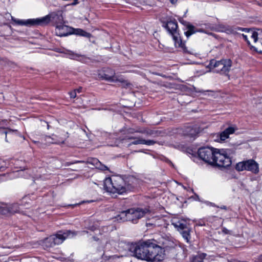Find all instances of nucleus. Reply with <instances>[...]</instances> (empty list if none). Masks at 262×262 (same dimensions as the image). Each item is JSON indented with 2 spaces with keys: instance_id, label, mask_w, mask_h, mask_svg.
<instances>
[{
  "instance_id": "obj_1",
  "label": "nucleus",
  "mask_w": 262,
  "mask_h": 262,
  "mask_svg": "<svg viewBox=\"0 0 262 262\" xmlns=\"http://www.w3.org/2000/svg\"><path fill=\"white\" fill-rule=\"evenodd\" d=\"M136 179L128 177L125 179L120 177L107 178L104 181V187L105 190L111 193H118L122 194L134 189Z\"/></svg>"
},
{
  "instance_id": "obj_2",
  "label": "nucleus",
  "mask_w": 262,
  "mask_h": 262,
  "mask_svg": "<svg viewBox=\"0 0 262 262\" xmlns=\"http://www.w3.org/2000/svg\"><path fill=\"white\" fill-rule=\"evenodd\" d=\"M51 18L56 24V25L62 24L63 23V17L60 12L57 13H52L50 15H46L39 18L23 20L12 17V20L18 25L33 26L48 24L51 20Z\"/></svg>"
},
{
  "instance_id": "obj_3",
  "label": "nucleus",
  "mask_w": 262,
  "mask_h": 262,
  "mask_svg": "<svg viewBox=\"0 0 262 262\" xmlns=\"http://www.w3.org/2000/svg\"><path fill=\"white\" fill-rule=\"evenodd\" d=\"M150 241L147 240L139 243H132L128 249L132 255L139 259L147 261Z\"/></svg>"
},
{
  "instance_id": "obj_4",
  "label": "nucleus",
  "mask_w": 262,
  "mask_h": 262,
  "mask_svg": "<svg viewBox=\"0 0 262 262\" xmlns=\"http://www.w3.org/2000/svg\"><path fill=\"white\" fill-rule=\"evenodd\" d=\"M149 212V210L147 208H130L121 212L118 217L123 221H128L136 224L140 219Z\"/></svg>"
},
{
  "instance_id": "obj_5",
  "label": "nucleus",
  "mask_w": 262,
  "mask_h": 262,
  "mask_svg": "<svg viewBox=\"0 0 262 262\" xmlns=\"http://www.w3.org/2000/svg\"><path fill=\"white\" fill-rule=\"evenodd\" d=\"M164 27L172 36L176 47L180 48L183 52H188V51L185 43L182 40L178 31V26L177 21L176 20L168 21Z\"/></svg>"
},
{
  "instance_id": "obj_6",
  "label": "nucleus",
  "mask_w": 262,
  "mask_h": 262,
  "mask_svg": "<svg viewBox=\"0 0 262 262\" xmlns=\"http://www.w3.org/2000/svg\"><path fill=\"white\" fill-rule=\"evenodd\" d=\"M229 150L217 149L214 158V162L212 165L219 167H227L231 165L232 162L231 157L228 156L230 153Z\"/></svg>"
},
{
  "instance_id": "obj_7",
  "label": "nucleus",
  "mask_w": 262,
  "mask_h": 262,
  "mask_svg": "<svg viewBox=\"0 0 262 262\" xmlns=\"http://www.w3.org/2000/svg\"><path fill=\"white\" fill-rule=\"evenodd\" d=\"M232 65L230 59L216 60L212 59L209 64V68L214 72L226 74L229 72Z\"/></svg>"
},
{
  "instance_id": "obj_8",
  "label": "nucleus",
  "mask_w": 262,
  "mask_h": 262,
  "mask_svg": "<svg viewBox=\"0 0 262 262\" xmlns=\"http://www.w3.org/2000/svg\"><path fill=\"white\" fill-rule=\"evenodd\" d=\"M147 261L157 262L162 261L165 256L164 248H162L150 241Z\"/></svg>"
},
{
  "instance_id": "obj_9",
  "label": "nucleus",
  "mask_w": 262,
  "mask_h": 262,
  "mask_svg": "<svg viewBox=\"0 0 262 262\" xmlns=\"http://www.w3.org/2000/svg\"><path fill=\"white\" fill-rule=\"evenodd\" d=\"M216 150L217 149L213 147H203L198 149V155L201 159L212 165L214 162V156Z\"/></svg>"
},
{
  "instance_id": "obj_10",
  "label": "nucleus",
  "mask_w": 262,
  "mask_h": 262,
  "mask_svg": "<svg viewBox=\"0 0 262 262\" xmlns=\"http://www.w3.org/2000/svg\"><path fill=\"white\" fill-rule=\"evenodd\" d=\"M99 76L103 79L112 82H119L126 86L130 85L126 80L122 77L117 76L115 75V72L111 69L106 68L99 73Z\"/></svg>"
},
{
  "instance_id": "obj_11",
  "label": "nucleus",
  "mask_w": 262,
  "mask_h": 262,
  "mask_svg": "<svg viewBox=\"0 0 262 262\" xmlns=\"http://www.w3.org/2000/svg\"><path fill=\"white\" fill-rule=\"evenodd\" d=\"M235 169L238 171L247 170L257 174L259 172V165L254 160L250 159L237 163Z\"/></svg>"
},
{
  "instance_id": "obj_12",
  "label": "nucleus",
  "mask_w": 262,
  "mask_h": 262,
  "mask_svg": "<svg viewBox=\"0 0 262 262\" xmlns=\"http://www.w3.org/2000/svg\"><path fill=\"white\" fill-rule=\"evenodd\" d=\"M86 168H89L90 170L97 168L102 171H110L106 166L102 164L97 159L94 158H88L86 160H83V170H87Z\"/></svg>"
},
{
  "instance_id": "obj_13",
  "label": "nucleus",
  "mask_w": 262,
  "mask_h": 262,
  "mask_svg": "<svg viewBox=\"0 0 262 262\" xmlns=\"http://www.w3.org/2000/svg\"><path fill=\"white\" fill-rule=\"evenodd\" d=\"M55 33L57 35L59 36H65L71 34H76L82 35V30L75 29L62 24L56 25Z\"/></svg>"
},
{
  "instance_id": "obj_14",
  "label": "nucleus",
  "mask_w": 262,
  "mask_h": 262,
  "mask_svg": "<svg viewBox=\"0 0 262 262\" xmlns=\"http://www.w3.org/2000/svg\"><path fill=\"white\" fill-rule=\"evenodd\" d=\"M164 222L162 217L154 216L147 219L145 225L148 230H153L163 226Z\"/></svg>"
},
{
  "instance_id": "obj_15",
  "label": "nucleus",
  "mask_w": 262,
  "mask_h": 262,
  "mask_svg": "<svg viewBox=\"0 0 262 262\" xmlns=\"http://www.w3.org/2000/svg\"><path fill=\"white\" fill-rule=\"evenodd\" d=\"M76 233L70 230L65 231H59L56 234L52 235L56 245H59L63 242L64 240L68 238L74 237Z\"/></svg>"
},
{
  "instance_id": "obj_16",
  "label": "nucleus",
  "mask_w": 262,
  "mask_h": 262,
  "mask_svg": "<svg viewBox=\"0 0 262 262\" xmlns=\"http://www.w3.org/2000/svg\"><path fill=\"white\" fill-rule=\"evenodd\" d=\"M244 31L245 33L242 34L243 38L246 40L249 45H250V42L249 40V38L253 40V43L255 45L256 38V30H253L250 29H247Z\"/></svg>"
},
{
  "instance_id": "obj_17",
  "label": "nucleus",
  "mask_w": 262,
  "mask_h": 262,
  "mask_svg": "<svg viewBox=\"0 0 262 262\" xmlns=\"http://www.w3.org/2000/svg\"><path fill=\"white\" fill-rule=\"evenodd\" d=\"M18 211V206L17 204H3L2 215H9L17 212Z\"/></svg>"
},
{
  "instance_id": "obj_18",
  "label": "nucleus",
  "mask_w": 262,
  "mask_h": 262,
  "mask_svg": "<svg viewBox=\"0 0 262 262\" xmlns=\"http://www.w3.org/2000/svg\"><path fill=\"white\" fill-rule=\"evenodd\" d=\"M171 224L180 232L189 227L187 222L184 220L173 219L171 220Z\"/></svg>"
},
{
  "instance_id": "obj_19",
  "label": "nucleus",
  "mask_w": 262,
  "mask_h": 262,
  "mask_svg": "<svg viewBox=\"0 0 262 262\" xmlns=\"http://www.w3.org/2000/svg\"><path fill=\"white\" fill-rule=\"evenodd\" d=\"M254 50L262 53V29L256 30V38L255 46L251 45Z\"/></svg>"
},
{
  "instance_id": "obj_20",
  "label": "nucleus",
  "mask_w": 262,
  "mask_h": 262,
  "mask_svg": "<svg viewBox=\"0 0 262 262\" xmlns=\"http://www.w3.org/2000/svg\"><path fill=\"white\" fill-rule=\"evenodd\" d=\"M235 129L234 127L230 126L226 128L224 131L217 135V137L219 138L216 140L219 141H224L228 139L229 135L234 133Z\"/></svg>"
},
{
  "instance_id": "obj_21",
  "label": "nucleus",
  "mask_w": 262,
  "mask_h": 262,
  "mask_svg": "<svg viewBox=\"0 0 262 262\" xmlns=\"http://www.w3.org/2000/svg\"><path fill=\"white\" fill-rule=\"evenodd\" d=\"M201 130V128L199 126L195 125L193 126L187 127L186 128L185 135L190 137H193L200 133Z\"/></svg>"
},
{
  "instance_id": "obj_22",
  "label": "nucleus",
  "mask_w": 262,
  "mask_h": 262,
  "mask_svg": "<svg viewBox=\"0 0 262 262\" xmlns=\"http://www.w3.org/2000/svg\"><path fill=\"white\" fill-rule=\"evenodd\" d=\"M40 244L44 249H47L53 247L56 245L54 238L52 235L47 237L40 241Z\"/></svg>"
},
{
  "instance_id": "obj_23",
  "label": "nucleus",
  "mask_w": 262,
  "mask_h": 262,
  "mask_svg": "<svg viewBox=\"0 0 262 262\" xmlns=\"http://www.w3.org/2000/svg\"><path fill=\"white\" fill-rule=\"evenodd\" d=\"M6 122L7 121L6 120H2V121H0V126H3L4 125H6ZM0 130H1L2 131V133H4L6 135V140L7 141V135H10V134H18V132L17 131V130L15 129V130H12V129H8V128H4L3 127H0Z\"/></svg>"
},
{
  "instance_id": "obj_24",
  "label": "nucleus",
  "mask_w": 262,
  "mask_h": 262,
  "mask_svg": "<svg viewBox=\"0 0 262 262\" xmlns=\"http://www.w3.org/2000/svg\"><path fill=\"white\" fill-rule=\"evenodd\" d=\"M186 27L187 31L184 32V34L187 37H189L193 34L200 31V30H198L194 26L188 22H186ZM200 31H201L200 30Z\"/></svg>"
},
{
  "instance_id": "obj_25",
  "label": "nucleus",
  "mask_w": 262,
  "mask_h": 262,
  "mask_svg": "<svg viewBox=\"0 0 262 262\" xmlns=\"http://www.w3.org/2000/svg\"><path fill=\"white\" fill-rule=\"evenodd\" d=\"M246 29L241 28L239 27H230L227 26L225 27L224 31L227 34H237L238 33V31H244Z\"/></svg>"
},
{
  "instance_id": "obj_26",
  "label": "nucleus",
  "mask_w": 262,
  "mask_h": 262,
  "mask_svg": "<svg viewBox=\"0 0 262 262\" xmlns=\"http://www.w3.org/2000/svg\"><path fill=\"white\" fill-rule=\"evenodd\" d=\"M66 54L67 55L68 57L71 59L79 60L81 57L80 53H76L70 50H67Z\"/></svg>"
},
{
  "instance_id": "obj_27",
  "label": "nucleus",
  "mask_w": 262,
  "mask_h": 262,
  "mask_svg": "<svg viewBox=\"0 0 262 262\" xmlns=\"http://www.w3.org/2000/svg\"><path fill=\"white\" fill-rule=\"evenodd\" d=\"M83 37H84L85 39L84 40L86 41H89V42L92 43H95L96 40V38L95 36L92 35L90 33L86 32L83 30Z\"/></svg>"
},
{
  "instance_id": "obj_28",
  "label": "nucleus",
  "mask_w": 262,
  "mask_h": 262,
  "mask_svg": "<svg viewBox=\"0 0 262 262\" xmlns=\"http://www.w3.org/2000/svg\"><path fill=\"white\" fill-rule=\"evenodd\" d=\"M190 227L180 232L182 234L183 237L186 241L187 242H189L190 239Z\"/></svg>"
},
{
  "instance_id": "obj_29",
  "label": "nucleus",
  "mask_w": 262,
  "mask_h": 262,
  "mask_svg": "<svg viewBox=\"0 0 262 262\" xmlns=\"http://www.w3.org/2000/svg\"><path fill=\"white\" fill-rule=\"evenodd\" d=\"M135 132L144 134L147 136H150L156 134L155 131L146 128L141 130H137L135 131Z\"/></svg>"
},
{
  "instance_id": "obj_30",
  "label": "nucleus",
  "mask_w": 262,
  "mask_h": 262,
  "mask_svg": "<svg viewBox=\"0 0 262 262\" xmlns=\"http://www.w3.org/2000/svg\"><path fill=\"white\" fill-rule=\"evenodd\" d=\"M206 254L202 253L195 255L192 257L191 262H203V259L205 258Z\"/></svg>"
},
{
  "instance_id": "obj_31",
  "label": "nucleus",
  "mask_w": 262,
  "mask_h": 262,
  "mask_svg": "<svg viewBox=\"0 0 262 262\" xmlns=\"http://www.w3.org/2000/svg\"><path fill=\"white\" fill-rule=\"evenodd\" d=\"M128 139H134V141L132 142L129 145H137V144H142V139L140 138H135L133 137H130L128 138Z\"/></svg>"
},
{
  "instance_id": "obj_32",
  "label": "nucleus",
  "mask_w": 262,
  "mask_h": 262,
  "mask_svg": "<svg viewBox=\"0 0 262 262\" xmlns=\"http://www.w3.org/2000/svg\"><path fill=\"white\" fill-rule=\"evenodd\" d=\"M45 140L48 143H52V144H57V143H63V140H59V141H52L51 140V136H46L45 137Z\"/></svg>"
},
{
  "instance_id": "obj_33",
  "label": "nucleus",
  "mask_w": 262,
  "mask_h": 262,
  "mask_svg": "<svg viewBox=\"0 0 262 262\" xmlns=\"http://www.w3.org/2000/svg\"><path fill=\"white\" fill-rule=\"evenodd\" d=\"M156 141L152 140H145L142 139V144L152 145L156 143Z\"/></svg>"
},
{
  "instance_id": "obj_34",
  "label": "nucleus",
  "mask_w": 262,
  "mask_h": 262,
  "mask_svg": "<svg viewBox=\"0 0 262 262\" xmlns=\"http://www.w3.org/2000/svg\"><path fill=\"white\" fill-rule=\"evenodd\" d=\"M4 163V161H3L1 159H0V172L4 171L5 169Z\"/></svg>"
},
{
  "instance_id": "obj_35",
  "label": "nucleus",
  "mask_w": 262,
  "mask_h": 262,
  "mask_svg": "<svg viewBox=\"0 0 262 262\" xmlns=\"http://www.w3.org/2000/svg\"><path fill=\"white\" fill-rule=\"evenodd\" d=\"M70 95L71 98H75L76 96V91H74L73 92H71L70 93Z\"/></svg>"
},
{
  "instance_id": "obj_36",
  "label": "nucleus",
  "mask_w": 262,
  "mask_h": 262,
  "mask_svg": "<svg viewBox=\"0 0 262 262\" xmlns=\"http://www.w3.org/2000/svg\"><path fill=\"white\" fill-rule=\"evenodd\" d=\"M222 232L226 234L230 233V231L229 230H228L227 228H226L225 227H224L222 228Z\"/></svg>"
},
{
  "instance_id": "obj_37",
  "label": "nucleus",
  "mask_w": 262,
  "mask_h": 262,
  "mask_svg": "<svg viewBox=\"0 0 262 262\" xmlns=\"http://www.w3.org/2000/svg\"><path fill=\"white\" fill-rule=\"evenodd\" d=\"M255 262H262V254L260 255L255 260Z\"/></svg>"
},
{
  "instance_id": "obj_38",
  "label": "nucleus",
  "mask_w": 262,
  "mask_h": 262,
  "mask_svg": "<svg viewBox=\"0 0 262 262\" xmlns=\"http://www.w3.org/2000/svg\"><path fill=\"white\" fill-rule=\"evenodd\" d=\"M51 140L52 141H56V140H57V141H59V140H63L64 141V140L63 139H60V140H57V136L55 135H52V136L51 137Z\"/></svg>"
},
{
  "instance_id": "obj_39",
  "label": "nucleus",
  "mask_w": 262,
  "mask_h": 262,
  "mask_svg": "<svg viewBox=\"0 0 262 262\" xmlns=\"http://www.w3.org/2000/svg\"><path fill=\"white\" fill-rule=\"evenodd\" d=\"M226 150H229L230 153L228 154V156L230 157L231 155H234L235 152V150L232 149H226Z\"/></svg>"
},
{
  "instance_id": "obj_40",
  "label": "nucleus",
  "mask_w": 262,
  "mask_h": 262,
  "mask_svg": "<svg viewBox=\"0 0 262 262\" xmlns=\"http://www.w3.org/2000/svg\"><path fill=\"white\" fill-rule=\"evenodd\" d=\"M208 92H209V91H204V90H199L198 91H196V92H198V93H201L204 95H205L206 93Z\"/></svg>"
},
{
  "instance_id": "obj_41",
  "label": "nucleus",
  "mask_w": 262,
  "mask_h": 262,
  "mask_svg": "<svg viewBox=\"0 0 262 262\" xmlns=\"http://www.w3.org/2000/svg\"><path fill=\"white\" fill-rule=\"evenodd\" d=\"M214 206L217 207V208H220L221 209H224V210H227V208L226 206H222L221 207H219V206H217L216 205H214Z\"/></svg>"
},
{
  "instance_id": "obj_42",
  "label": "nucleus",
  "mask_w": 262,
  "mask_h": 262,
  "mask_svg": "<svg viewBox=\"0 0 262 262\" xmlns=\"http://www.w3.org/2000/svg\"><path fill=\"white\" fill-rule=\"evenodd\" d=\"M94 202L93 200H90V201H85V200L83 201V200L82 203H83V204H84L85 203H90V202Z\"/></svg>"
},
{
  "instance_id": "obj_43",
  "label": "nucleus",
  "mask_w": 262,
  "mask_h": 262,
  "mask_svg": "<svg viewBox=\"0 0 262 262\" xmlns=\"http://www.w3.org/2000/svg\"><path fill=\"white\" fill-rule=\"evenodd\" d=\"M178 0H170V2L171 4H174L177 3Z\"/></svg>"
},
{
  "instance_id": "obj_44",
  "label": "nucleus",
  "mask_w": 262,
  "mask_h": 262,
  "mask_svg": "<svg viewBox=\"0 0 262 262\" xmlns=\"http://www.w3.org/2000/svg\"><path fill=\"white\" fill-rule=\"evenodd\" d=\"M180 22L183 24L185 26H186V22L185 21L182 20H180Z\"/></svg>"
},
{
  "instance_id": "obj_45",
  "label": "nucleus",
  "mask_w": 262,
  "mask_h": 262,
  "mask_svg": "<svg viewBox=\"0 0 262 262\" xmlns=\"http://www.w3.org/2000/svg\"><path fill=\"white\" fill-rule=\"evenodd\" d=\"M2 205L3 204H0V215L2 214Z\"/></svg>"
},
{
  "instance_id": "obj_46",
  "label": "nucleus",
  "mask_w": 262,
  "mask_h": 262,
  "mask_svg": "<svg viewBox=\"0 0 262 262\" xmlns=\"http://www.w3.org/2000/svg\"><path fill=\"white\" fill-rule=\"evenodd\" d=\"M93 238H94V240H95V241H97V240L98 239H97V238H96L95 237H93Z\"/></svg>"
},
{
  "instance_id": "obj_47",
  "label": "nucleus",
  "mask_w": 262,
  "mask_h": 262,
  "mask_svg": "<svg viewBox=\"0 0 262 262\" xmlns=\"http://www.w3.org/2000/svg\"><path fill=\"white\" fill-rule=\"evenodd\" d=\"M77 91V92H79H79H80V89H78Z\"/></svg>"
},
{
  "instance_id": "obj_48",
  "label": "nucleus",
  "mask_w": 262,
  "mask_h": 262,
  "mask_svg": "<svg viewBox=\"0 0 262 262\" xmlns=\"http://www.w3.org/2000/svg\"><path fill=\"white\" fill-rule=\"evenodd\" d=\"M84 176H85V177H90V174H88V176L85 175Z\"/></svg>"
},
{
  "instance_id": "obj_49",
  "label": "nucleus",
  "mask_w": 262,
  "mask_h": 262,
  "mask_svg": "<svg viewBox=\"0 0 262 262\" xmlns=\"http://www.w3.org/2000/svg\"><path fill=\"white\" fill-rule=\"evenodd\" d=\"M84 232H86V233H88L87 231H83V233H84Z\"/></svg>"
}]
</instances>
